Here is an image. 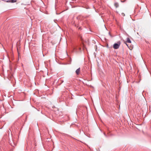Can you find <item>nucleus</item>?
I'll return each mask as SVG.
<instances>
[{
  "instance_id": "10",
  "label": "nucleus",
  "mask_w": 151,
  "mask_h": 151,
  "mask_svg": "<svg viewBox=\"0 0 151 151\" xmlns=\"http://www.w3.org/2000/svg\"><path fill=\"white\" fill-rule=\"evenodd\" d=\"M126 43V45L128 46V45L126 43Z\"/></svg>"
},
{
  "instance_id": "7",
  "label": "nucleus",
  "mask_w": 151,
  "mask_h": 151,
  "mask_svg": "<svg viewBox=\"0 0 151 151\" xmlns=\"http://www.w3.org/2000/svg\"><path fill=\"white\" fill-rule=\"evenodd\" d=\"M4 1L6 2L10 3V0H4Z\"/></svg>"
},
{
  "instance_id": "6",
  "label": "nucleus",
  "mask_w": 151,
  "mask_h": 151,
  "mask_svg": "<svg viewBox=\"0 0 151 151\" xmlns=\"http://www.w3.org/2000/svg\"><path fill=\"white\" fill-rule=\"evenodd\" d=\"M10 3H14L17 2V0H10Z\"/></svg>"
},
{
  "instance_id": "9",
  "label": "nucleus",
  "mask_w": 151,
  "mask_h": 151,
  "mask_svg": "<svg viewBox=\"0 0 151 151\" xmlns=\"http://www.w3.org/2000/svg\"><path fill=\"white\" fill-rule=\"evenodd\" d=\"M126 43V45L128 46V45L126 43Z\"/></svg>"
},
{
  "instance_id": "3",
  "label": "nucleus",
  "mask_w": 151,
  "mask_h": 151,
  "mask_svg": "<svg viewBox=\"0 0 151 151\" xmlns=\"http://www.w3.org/2000/svg\"><path fill=\"white\" fill-rule=\"evenodd\" d=\"M80 68H78L76 70V74L77 75H78L80 73Z\"/></svg>"
},
{
  "instance_id": "4",
  "label": "nucleus",
  "mask_w": 151,
  "mask_h": 151,
  "mask_svg": "<svg viewBox=\"0 0 151 151\" xmlns=\"http://www.w3.org/2000/svg\"><path fill=\"white\" fill-rule=\"evenodd\" d=\"M114 6L116 8H117L119 6V5L118 3L116 2L114 4Z\"/></svg>"
},
{
  "instance_id": "1",
  "label": "nucleus",
  "mask_w": 151,
  "mask_h": 151,
  "mask_svg": "<svg viewBox=\"0 0 151 151\" xmlns=\"http://www.w3.org/2000/svg\"><path fill=\"white\" fill-rule=\"evenodd\" d=\"M121 44L120 41H118L116 43H115L113 45V48L115 49H117L119 47Z\"/></svg>"
},
{
  "instance_id": "5",
  "label": "nucleus",
  "mask_w": 151,
  "mask_h": 151,
  "mask_svg": "<svg viewBox=\"0 0 151 151\" xmlns=\"http://www.w3.org/2000/svg\"><path fill=\"white\" fill-rule=\"evenodd\" d=\"M127 42L131 43V41L129 38H128L127 39Z\"/></svg>"
},
{
  "instance_id": "2",
  "label": "nucleus",
  "mask_w": 151,
  "mask_h": 151,
  "mask_svg": "<svg viewBox=\"0 0 151 151\" xmlns=\"http://www.w3.org/2000/svg\"><path fill=\"white\" fill-rule=\"evenodd\" d=\"M9 144L12 146L14 147L15 145L14 143V142L13 139H12L11 140H9Z\"/></svg>"
},
{
  "instance_id": "8",
  "label": "nucleus",
  "mask_w": 151,
  "mask_h": 151,
  "mask_svg": "<svg viewBox=\"0 0 151 151\" xmlns=\"http://www.w3.org/2000/svg\"><path fill=\"white\" fill-rule=\"evenodd\" d=\"M104 135H105V136L106 137H107L106 135V134H105V133H104Z\"/></svg>"
},
{
  "instance_id": "11",
  "label": "nucleus",
  "mask_w": 151,
  "mask_h": 151,
  "mask_svg": "<svg viewBox=\"0 0 151 151\" xmlns=\"http://www.w3.org/2000/svg\"><path fill=\"white\" fill-rule=\"evenodd\" d=\"M79 29H81V27H79Z\"/></svg>"
}]
</instances>
